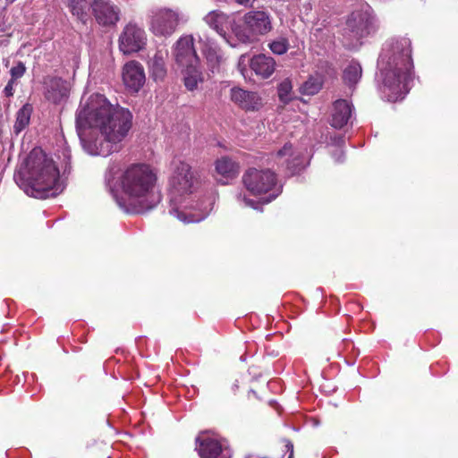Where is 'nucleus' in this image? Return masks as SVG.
Masks as SVG:
<instances>
[{"label":"nucleus","instance_id":"f257e3e1","mask_svg":"<svg viewBox=\"0 0 458 458\" xmlns=\"http://www.w3.org/2000/svg\"><path fill=\"white\" fill-rule=\"evenodd\" d=\"M132 114L114 106L99 93L81 99L76 112V131L83 148L92 156L108 157L121 149L131 127Z\"/></svg>","mask_w":458,"mask_h":458},{"label":"nucleus","instance_id":"f03ea898","mask_svg":"<svg viewBox=\"0 0 458 458\" xmlns=\"http://www.w3.org/2000/svg\"><path fill=\"white\" fill-rule=\"evenodd\" d=\"M200 186L199 172L184 160L174 159L168 177L169 213L186 224L204 220L212 203L207 198L195 199Z\"/></svg>","mask_w":458,"mask_h":458},{"label":"nucleus","instance_id":"7ed1b4c3","mask_svg":"<svg viewBox=\"0 0 458 458\" xmlns=\"http://www.w3.org/2000/svg\"><path fill=\"white\" fill-rule=\"evenodd\" d=\"M377 81L383 98L389 102L403 99L413 81L411 43L408 38L385 43L377 61Z\"/></svg>","mask_w":458,"mask_h":458},{"label":"nucleus","instance_id":"20e7f679","mask_svg":"<svg viewBox=\"0 0 458 458\" xmlns=\"http://www.w3.org/2000/svg\"><path fill=\"white\" fill-rule=\"evenodd\" d=\"M13 178L25 194L39 199L55 198L65 187L56 164L40 148L29 153Z\"/></svg>","mask_w":458,"mask_h":458},{"label":"nucleus","instance_id":"39448f33","mask_svg":"<svg viewBox=\"0 0 458 458\" xmlns=\"http://www.w3.org/2000/svg\"><path fill=\"white\" fill-rule=\"evenodd\" d=\"M157 182V172L149 165H131L121 176V186L126 199L114 195L117 205L124 212L132 214L152 209L161 200Z\"/></svg>","mask_w":458,"mask_h":458},{"label":"nucleus","instance_id":"423d86ee","mask_svg":"<svg viewBox=\"0 0 458 458\" xmlns=\"http://www.w3.org/2000/svg\"><path fill=\"white\" fill-rule=\"evenodd\" d=\"M242 182L251 194L266 195L263 198L264 203L271 202L283 191V185L278 182L277 175L269 169L250 168L243 174Z\"/></svg>","mask_w":458,"mask_h":458},{"label":"nucleus","instance_id":"0eeeda50","mask_svg":"<svg viewBox=\"0 0 458 458\" xmlns=\"http://www.w3.org/2000/svg\"><path fill=\"white\" fill-rule=\"evenodd\" d=\"M272 30V20L268 13L265 11H250L243 15L242 24L236 25L233 31L239 41L251 43L270 32Z\"/></svg>","mask_w":458,"mask_h":458},{"label":"nucleus","instance_id":"6e6552de","mask_svg":"<svg viewBox=\"0 0 458 458\" xmlns=\"http://www.w3.org/2000/svg\"><path fill=\"white\" fill-rule=\"evenodd\" d=\"M377 28V19L372 8L366 3L360 4L347 19L345 33L356 40L367 37Z\"/></svg>","mask_w":458,"mask_h":458},{"label":"nucleus","instance_id":"1a4fd4ad","mask_svg":"<svg viewBox=\"0 0 458 458\" xmlns=\"http://www.w3.org/2000/svg\"><path fill=\"white\" fill-rule=\"evenodd\" d=\"M181 21H186L178 10L160 7L150 11L149 30L156 36L169 37L175 32Z\"/></svg>","mask_w":458,"mask_h":458},{"label":"nucleus","instance_id":"9d476101","mask_svg":"<svg viewBox=\"0 0 458 458\" xmlns=\"http://www.w3.org/2000/svg\"><path fill=\"white\" fill-rule=\"evenodd\" d=\"M119 49L124 55L141 50L147 43L145 30L135 22L127 23L119 36Z\"/></svg>","mask_w":458,"mask_h":458},{"label":"nucleus","instance_id":"9b49d317","mask_svg":"<svg viewBox=\"0 0 458 458\" xmlns=\"http://www.w3.org/2000/svg\"><path fill=\"white\" fill-rule=\"evenodd\" d=\"M91 13L102 27H113L120 21V8L111 0H91Z\"/></svg>","mask_w":458,"mask_h":458},{"label":"nucleus","instance_id":"f8f14e48","mask_svg":"<svg viewBox=\"0 0 458 458\" xmlns=\"http://www.w3.org/2000/svg\"><path fill=\"white\" fill-rule=\"evenodd\" d=\"M196 450L200 458H230L231 451L214 436L201 433L196 438Z\"/></svg>","mask_w":458,"mask_h":458},{"label":"nucleus","instance_id":"ddd939ff","mask_svg":"<svg viewBox=\"0 0 458 458\" xmlns=\"http://www.w3.org/2000/svg\"><path fill=\"white\" fill-rule=\"evenodd\" d=\"M173 55L175 64L180 67L200 64V60L194 47L192 35L180 37L173 47Z\"/></svg>","mask_w":458,"mask_h":458},{"label":"nucleus","instance_id":"4468645a","mask_svg":"<svg viewBox=\"0 0 458 458\" xmlns=\"http://www.w3.org/2000/svg\"><path fill=\"white\" fill-rule=\"evenodd\" d=\"M199 44L208 69L212 72H218L225 60L224 53L218 44L208 37H199Z\"/></svg>","mask_w":458,"mask_h":458},{"label":"nucleus","instance_id":"2eb2a0df","mask_svg":"<svg viewBox=\"0 0 458 458\" xmlns=\"http://www.w3.org/2000/svg\"><path fill=\"white\" fill-rule=\"evenodd\" d=\"M123 81L129 90L138 92L146 81L143 66L137 61L126 63L123 69Z\"/></svg>","mask_w":458,"mask_h":458},{"label":"nucleus","instance_id":"dca6fc26","mask_svg":"<svg viewBox=\"0 0 458 458\" xmlns=\"http://www.w3.org/2000/svg\"><path fill=\"white\" fill-rule=\"evenodd\" d=\"M230 98L245 111H258L262 106V99L257 92L245 90L239 87L230 89Z\"/></svg>","mask_w":458,"mask_h":458},{"label":"nucleus","instance_id":"f3484780","mask_svg":"<svg viewBox=\"0 0 458 458\" xmlns=\"http://www.w3.org/2000/svg\"><path fill=\"white\" fill-rule=\"evenodd\" d=\"M44 89L45 98L54 104L60 103L68 96L66 81L59 77H47Z\"/></svg>","mask_w":458,"mask_h":458},{"label":"nucleus","instance_id":"a211bd4d","mask_svg":"<svg viewBox=\"0 0 458 458\" xmlns=\"http://www.w3.org/2000/svg\"><path fill=\"white\" fill-rule=\"evenodd\" d=\"M276 157L278 158H284V162L292 175L299 173L305 167L301 154L295 151L291 143L284 144V147L277 151Z\"/></svg>","mask_w":458,"mask_h":458},{"label":"nucleus","instance_id":"6ab92c4d","mask_svg":"<svg viewBox=\"0 0 458 458\" xmlns=\"http://www.w3.org/2000/svg\"><path fill=\"white\" fill-rule=\"evenodd\" d=\"M215 170L217 175V181L221 184H228L229 182L236 178L240 173L238 163L228 157L217 158L215 162Z\"/></svg>","mask_w":458,"mask_h":458},{"label":"nucleus","instance_id":"aec40b11","mask_svg":"<svg viewBox=\"0 0 458 458\" xmlns=\"http://www.w3.org/2000/svg\"><path fill=\"white\" fill-rule=\"evenodd\" d=\"M353 106L345 99H338L333 104L330 124L336 129L345 126L352 118Z\"/></svg>","mask_w":458,"mask_h":458},{"label":"nucleus","instance_id":"412c9836","mask_svg":"<svg viewBox=\"0 0 458 458\" xmlns=\"http://www.w3.org/2000/svg\"><path fill=\"white\" fill-rule=\"evenodd\" d=\"M250 66L256 75L267 79L276 70V61L269 55L259 54L250 59Z\"/></svg>","mask_w":458,"mask_h":458},{"label":"nucleus","instance_id":"4be33fe9","mask_svg":"<svg viewBox=\"0 0 458 458\" xmlns=\"http://www.w3.org/2000/svg\"><path fill=\"white\" fill-rule=\"evenodd\" d=\"M167 54L162 50H157L154 55L149 58L148 66L150 76L156 81H163L166 76L165 57Z\"/></svg>","mask_w":458,"mask_h":458},{"label":"nucleus","instance_id":"5701e85b","mask_svg":"<svg viewBox=\"0 0 458 458\" xmlns=\"http://www.w3.org/2000/svg\"><path fill=\"white\" fill-rule=\"evenodd\" d=\"M184 86L190 91H193L198 85L203 82V74L200 69V64H194L182 67Z\"/></svg>","mask_w":458,"mask_h":458},{"label":"nucleus","instance_id":"b1692460","mask_svg":"<svg viewBox=\"0 0 458 458\" xmlns=\"http://www.w3.org/2000/svg\"><path fill=\"white\" fill-rule=\"evenodd\" d=\"M204 20L211 29L226 39L225 28L229 23V16L227 14L220 11H211L205 16Z\"/></svg>","mask_w":458,"mask_h":458},{"label":"nucleus","instance_id":"393cba45","mask_svg":"<svg viewBox=\"0 0 458 458\" xmlns=\"http://www.w3.org/2000/svg\"><path fill=\"white\" fill-rule=\"evenodd\" d=\"M33 112L32 105L24 104L16 113L15 122L13 124V133L19 135L25 130L30 122L31 114Z\"/></svg>","mask_w":458,"mask_h":458},{"label":"nucleus","instance_id":"a878e982","mask_svg":"<svg viewBox=\"0 0 458 458\" xmlns=\"http://www.w3.org/2000/svg\"><path fill=\"white\" fill-rule=\"evenodd\" d=\"M68 6L72 15L86 23L91 11L90 2L88 0H69Z\"/></svg>","mask_w":458,"mask_h":458},{"label":"nucleus","instance_id":"bb28decb","mask_svg":"<svg viewBox=\"0 0 458 458\" xmlns=\"http://www.w3.org/2000/svg\"><path fill=\"white\" fill-rule=\"evenodd\" d=\"M362 69L356 61H352L344 70L343 78L350 87L356 85L361 78Z\"/></svg>","mask_w":458,"mask_h":458},{"label":"nucleus","instance_id":"cd10ccee","mask_svg":"<svg viewBox=\"0 0 458 458\" xmlns=\"http://www.w3.org/2000/svg\"><path fill=\"white\" fill-rule=\"evenodd\" d=\"M323 86V79L321 76L310 75L306 81L300 87V92L302 95L313 96L319 92Z\"/></svg>","mask_w":458,"mask_h":458},{"label":"nucleus","instance_id":"c85d7f7f","mask_svg":"<svg viewBox=\"0 0 458 458\" xmlns=\"http://www.w3.org/2000/svg\"><path fill=\"white\" fill-rule=\"evenodd\" d=\"M293 85L289 79H284L277 87V93L280 101L288 103L292 99Z\"/></svg>","mask_w":458,"mask_h":458},{"label":"nucleus","instance_id":"c756f323","mask_svg":"<svg viewBox=\"0 0 458 458\" xmlns=\"http://www.w3.org/2000/svg\"><path fill=\"white\" fill-rule=\"evenodd\" d=\"M270 50L276 55H283L289 48L288 40L284 38H278L269 44Z\"/></svg>","mask_w":458,"mask_h":458},{"label":"nucleus","instance_id":"7c9ffc66","mask_svg":"<svg viewBox=\"0 0 458 458\" xmlns=\"http://www.w3.org/2000/svg\"><path fill=\"white\" fill-rule=\"evenodd\" d=\"M26 72V67L22 62H19L15 66L11 68V79L16 81L18 79L21 78Z\"/></svg>","mask_w":458,"mask_h":458},{"label":"nucleus","instance_id":"2f4dec72","mask_svg":"<svg viewBox=\"0 0 458 458\" xmlns=\"http://www.w3.org/2000/svg\"><path fill=\"white\" fill-rule=\"evenodd\" d=\"M237 199L240 202H242L246 207H250V208H257V203L253 199H248L246 196L242 195V193H240L237 196Z\"/></svg>","mask_w":458,"mask_h":458},{"label":"nucleus","instance_id":"473e14b6","mask_svg":"<svg viewBox=\"0 0 458 458\" xmlns=\"http://www.w3.org/2000/svg\"><path fill=\"white\" fill-rule=\"evenodd\" d=\"M15 83H16V81H14L13 80H10L8 81V83L6 84V86L4 89V93L5 97L10 98V97L13 96V91H14L13 86Z\"/></svg>","mask_w":458,"mask_h":458},{"label":"nucleus","instance_id":"72a5a7b5","mask_svg":"<svg viewBox=\"0 0 458 458\" xmlns=\"http://www.w3.org/2000/svg\"><path fill=\"white\" fill-rule=\"evenodd\" d=\"M335 162L341 163L344 159V152L341 148H337L332 155Z\"/></svg>","mask_w":458,"mask_h":458},{"label":"nucleus","instance_id":"f704fd0d","mask_svg":"<svg viewBox=\"0 0 458 458\" xmlns=\"http://www.w3.org/2000/svg\"><path fill=\"white\" fill-rule=\"evenodd\" d=\"M285 448H286V451L289 452V457L288 458H293V443L290 440H285Z\"/></svg>","mask_w":458,"mask_h":458},{"label":"nucleus","instance_id":"c9c22d12","mask_svg":"<svg viewBox=\"0 0 458 458\" xmlns=\"http://www.w3.org/2000/svg\"><path fill=\"white\" fill-rule=\"evenodd\" d=\"M237 4L245 7H251L256 0H235Z\"/></svg>","mask_w":458,"mask_h":458},{"label":"nucleus","instance_id":"e433bc0d","mask_svg":"<svg viewBox=\"0 0 458 458\" xmlns=\"http://www.w3.org/2000/svg\"><path fill=\"white\" fill-rule=\"evenodd\" d=\"M248 458H251V457H248Z\"/></svg>","mask_w":458,"mask_h":458}]
</instances>
